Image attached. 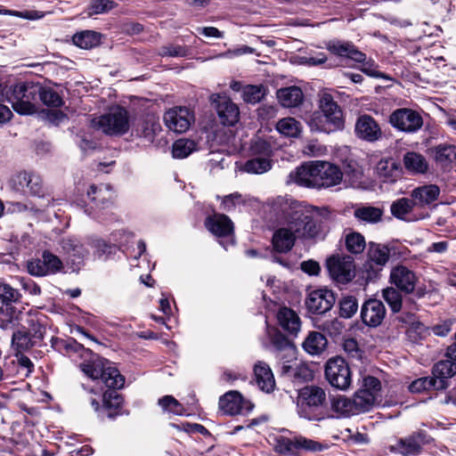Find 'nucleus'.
I'll return each instance as SVG.
<instances>
[{
    "mask_svg": "<svg viewBox=\"0 0 456 456\" xmlns=\"http://www.w3.org/2000/svg\"><path fill=\"white\" fill-rule=\"evenodd\" d=\"M274 206L298 239H312L319 234L321 225L316 210L288 198H279Z\"/></svg>",
    "mask_w": 456,
    "mask_h": 456,
    "instance_id": "obj_1",
    "label": "nucleus"
},
{
    "mask_svg": "<svg viewBox=\"0 0 456 456\" xmlns=\"http://www.w3.org/2000/svg\"><path fill=\"white\" fill-rule=\"evenodd\" d=\"M86 354L89 355V359L80 363L81 370L90 379L94 380L101 379L107 387L113 389L103 394V405L105 407H118L122 399L115 390L123 387L125 384L124 377L108 360L93 354L91 351H86Z\"/></svg>",
    "mask_w": 456,
    "mask_h": 456,
    "instance_id": "obj_2",
    "label": "nucleus"
},
{
    "mask_svg": "<svg viewBox=\"0 0 456 456\" xmlns=\"http://www.w3.org/2000/svg\"><path fill=\"white\" fill-rule=\"evenodd\" d=\"M297 412L310 421H321L329 416L325 390L318 386H305L298 391Z\"/></svg>",
    "mask_w": 456,
    "mask_h": 456,
    "instance_id": "obj_3",
    "label": "nucleus"
},
{
    "mask_svg": "<svg viewBox=\"0 0 456 456\" xmlns=\"http://www.w3.org/2000/svg\"><path fill=\"white\" fill-rule=\"evenodd\" d=\"M319 97L322 113L314 115L311 119L312 129L327 134L342 130L345 126L343 113L332 95L328 92H322Z\"/></svg>",
    "mask_w": 456,
    "mask_h": 456,
    "instance_id": "obj_4",
    "label": "nucleus"
},
{
    "mask_svg": "<svg viewBox=\"0 0 456 456\" xmlns=\"http://www.w3.org/2000/svg\"><path fill=\"white\" fill-rule=\"evenodd\" d=\"M40 84L34 82H20L7 87L5 99L12 109L20 115H31L37 111Z\"/></svg>",
    "mask_w": 456,
    "mask_h": 456,
    "instance_id": "obj_5",
    "label": "nucleus"
},
{
    "mask_svg": "<svg viewBox=\"0 0 456 456\" xmlns=\"http://www.w3.org/2000/svg\"><path fill=\"white\" fill-rule=\"evenodd\" d=\"M92 126L106 134H124L129 129L128 113L122 107H113L108 113L92 119Z\"/></svg>",
    "mask_w": 456,
    "mask_h": 456,
    "instance_id": "obj_6",
    "label": "nucleus"
},
{
    "mask_svg": "<svg viewBox=\"0 0 456 456\" xmlns=\"http://www.w3.org/2000/svg\"><path fill=\"white\" fill-rule=\"evenodd\" d=\"M325 446L301 435L292 437L279 436L275 439V452L289 456H298L302 452H322Z\"/></svg>",
    "mask_w": 456,
    "mask_h": 456,
    "instance_id": "obj_7",
    "label": "nucleus"
},
{
    "mask_svg": "<svg viewBox=\"0 0 456 456\" xmlns=\"http://www.w3.org/2000/svg\"><path fill=\"white\" fill-rule=\"evenodd\" d=\"M418 278L407 267L401 265V309H417L416 299L425 295V289L417 287Z\"/></svg>",
    "mask_w": 456,
    "mask_h": 456,
    "instance_id": "obj_8",
    "label": "nucleus"
},
{
    "mask_svg": "<svg viewBox=\"0 0 456 456\" xmlns=\"http://www.w3.org/2000/svg\"><path fill=\"white\" fill-rule=\"evenodd\" d=\"M325 378L335 388L346 390L352 383V373L348 363L342 357H334L325 364Z\"/></svg>",
    "mask_w": 456,
    "mask_h": 456,
    "instance_id": "obj_9",
    "label": "nucleus"
},
{
    "mask_svg": "<svg viewBox=\"0 0 456 456\" xmlns=\"http://www.w3.org/2000/svg\"><path fill=\"white\" fill-rule=\"evenodd\" d=\"M163 119L169 130L182 134L190 128L194 121V115L186 107H174L165 112Z\"/></svg>",
    "mask_w": 456,
    "mask_h": 456,
    "instance_id": "obj_10",
    "label": "nucleus"
},
{
    "mask_svg": "<svg viewBox=\"0 0 456 456\" xmlns=\"http://www.w3.org/2000/svg\"><path fill=\"white\" fill-rule=\"evenodd\" d=\"M327 268L333 280L347 283L354 277V265L351 256H331L327 260Z\"/></svg>",
    "mask_w": 456,
    "mask_h": 456,
    "instance_id": "obj_11",
    "label": "nucleus"
},
{
    "mask_svg": "<svg viewBox=\"0 0 456 456\" xmlns=\"http://www.w3.org/2000/svg\"><path fill=\"white\" fill-rule=\"evenodd\" d=\"M20 294L17 289L12 288L6 283H0V297L2 303L5 305V314L0 316V327L3 329L13 328L16 325L18 315L15 309L10 305V303L16 302Z\"/></svg>",
    "mask_w": 456,
    "mask_h": 456,
    "instance_id": "obj_12",
    "label": "nucleus"
},
{
    "mask_svg": "<svg viewBox=\"0 0 456 456\" xmlns=\"http://www.w3.org/2000/svg\"><path fill=\"white\" fill-rule=\"evenodd\" d=\"M316 188H329L341 183L343 173L335 165L326 161H316Z\"/></svg>",
    "mask_w": 456,
    "mask_h": 456,
    "instance_id": "obj_13",
    "label": "nucleus"
},
{
    "mask_svg": "<svg viewBox=\"0 0 456 456\" xmlns=\"http://www.w3.org/2000/svg\"><path fill=\"white\" fill-rule=\"evenodd\" d=\"M335 302L333 292L323 289L310 292L305 300V305L309 312L322 314L330 310Z\"/></svg>",
    "mask_w": 456,
    "mask_h": 456,
    "instance_id": "obj_14",
    "label": "nucleus"
},
{
    "mask_svg": "<svg viewBox=\"0 0 456 456\" xmlns=\"http://www.w3.org/2000/svg\"><path fill=\"white\" fill-rule=\"evenodd\" d=\"M253 404L244 400L237 391H230L219 399V408L227 415H237L248 412L252 410Z\"/></svg>",
    "mask_w": 456,
    "mask_h": 456,
    "instance_id": "obj_15",
    "label": "nucleus"
},
{
    "mask_svg": "<svg viewBox=\"0 0 456 456\" xmlns=\"http://www.w3.org/2000/svg\"><path fill=\"white\" fill-rule=\"evenodd\" d=\"M456 374V364L448 358L436 362L432 368L431 381L435 390H444L449 386V379Z\"/></svg>",
    "mask_w": 456,
    "mask_h": 456,
    "instance_id": "obj_16",
    "label": "nucleus"
},
{
    "mask_svg": "<svg viewBox=\"0 0 456 456\" xmlns=\"http://www.w3.org/2000/svg\"><path fill=\"white\" fill-rule=\"evenodd\" d=\"M386 316V308L383 303L378 299L367 300L361 308L362 322L372 328L379 326Z\"/></svg>",
    "mask_w": 456,
    "mask_h": 456,
    "instance_id": "obj_17",
    "label": "nucleus"
},
{
    "mask_svg": "<svg viewBox=\"0 0 456 456\" xmlns=\"http://www.w3.org/2000/svg\"><path fill=\"white\" fill-rule=\"evenodd\" d=\"M316 161L305 163L294 171L288 177V183H297L299 186L316 188Z\"/></svg>",
    "mask_w": 456,
    "mask_h": 456,
    "instance_id": "obj_18",
    "label": "nucleus"
},
{
    "mask_svg": "<svg viewBox=\"0 0 456 456\" xmlns=\"http://www.w3.org/2000/svg\"><path fill=\"white\" fill-rule=\"evenodd\" d=\"M356 135L367 142H375L381 137V129L375 119L369 115L360 116L355 123Z\"/></svg>",
    "mask_w": 456,
    "mask_h": 456,
    "instance_id": "obj_19",
    "label": "nucleus"
},
{
    "mask_svg": "<svg viewBox=\"0 0 456 456\" xmlns=\"http://www.w3.org/2000/svg\"><path fill=\"white\" fill-rule=\"evenodd\" d=\"M208 230L217 237H225L233 232V223L224 214L215 213L205 221Z\"/></svg>",
    "mask_w": 456,
    "mask_h": 456,
    "instance_id": "obj_20",
    "label": "nucleus"
},
{
    "mask_svg": "<svg viewBox=\"0 0 456 456\" xmlns=\"http://www.w3.org/2000/svg\"><path fill=\"white\" fill-rule=\"evenodd\" d=\"M59 245L74 265H79L88 255V250L75 237H64L59 241Z\"/></svg>",
    "mask_w": 456,
    "mask_h": 456,
    "instance_id": "obj_21",
    "label": "nucleus"
},
{
    "mask_svg": "<svg viewBox=\"0 0 456 456\" xmlns=\"http://www.w3.org/2000/svg\"><path fill=\"white\" fill-rule=\"evenodd\" d=\"M216 112L220 122L224 126H233L239 119V109L229 98L216 96Z\"/></svg>",
    "mask_w": 456,
    "mask_h": 456,
    "instance_id": "obj_22",
    "label": "nucleus"
},
{
    "mask_svg": "<svg viewBox=\"0 0 456 456\" xmlns=\"http://www.w3.org/2000/svg\"><path fill=\"white\" fill-rule=\"evenodd\" d=\"M254 374L258 387L264 392L270 393L275 387V380L269 365L262 361L257 362L254 367Z\"/></svg>",
    "mask_w": 456,
    "mask_h": 456,
    "instance_id": "obj_23",
    "label": "nucleus"
},
{
    "mask_svg": "<svg viewBox=\"0 0 456 456\" xmlns=\"http://www.w3.org/2000/svg\"><path fill=\"white\" fill-rule=\"evenodd\" d=\"M296 239L298 238L287 225V227L280 228L274 232L273 245L276 251L285 253L293 248Z\"/></svg>",
    "mask_w": 456,
    "mask_h": 456,
    "instance_id": "obj_24",
    "label": "nucleus"
},
{
    "mask_svg": "<svg viewBox=\"0 0 456 456\" xmlns=\"http://www.w3.org/2000/svg\"><path fill=\"white\" fill-rule=\"evenodd\" d=\"M277 319L280 326L291 335H297L300 330L301 322L297 313L288 307L279 310Z\"/></svg>",
    "mask_w": 456,
    "mask_h": 456,
    "instance_id": "obj_25",
    "label": "nucleus"
},
{
    "mask_svg": "<svg viewBox=\"0 0 456 456\" xmlns=\"http://www.w3.org/2000/svg\"><path fill=\"white\" fill-rule=\"evenodd\" d=\"M327 49L334 54L347 57L357 62H362L365 59V54L349 43L330 42Z\"/></svg>",
    "mask_w": 456,
    "mask_h": 456,
    "instance_id": "obj_26",
    "label": "nucleus"
},
{
    "mask_svg": "<svg viewBox=\"0 0 456 456\" xmlns=\"http://www.w3.org/2000/svg\"><path fill=\"white\" fill-rule=\"evenodd\" d=\"M277 98L283 107L294 108L303 102L304 94L299 87L293 86L279 89Z\"/></svg>",
    "mask_w": 456,
    "mask_h": 456,
    "instance_id": "obj_27",
    "label": "nucleus"
},
{
    "mask_svg": "<svg viewBox=\"0 0 456 456\" xmlns=\"http://www.w3.org/2000/svg\"><path fill=\"white\" fill-rule=\"evenodd\" d=\"M423 126L421 115L411 109L401 108V131L414 133Z\"/></svg>",
    "mask_w": 456,
    "mask_h": 456,
    "instance_id": "obj_28",
    "label": "nucleus"
},
{
    "mask_svg": "<svg viewBox=\"0 0 456 456\" xmlns=\"http://www.w3.org/2000/svg\"><path fill=\"white\" fill-rule=\"evenodd\" d=\"M327 338L318 331H311L305 338L302 346L311 355L321 354L327 347Z\"/></svg>",
    "mask_w": 456,
    "mask_h": 456,
    "instance_id": "obj_29",
    "label": "nucleus"
},
{
    "mask_svg": "<svg viewBox=\"0 0 456 456\" xmlns=\"http://www.w3.org/2000/svg\"><path fill=\"white\" fill-rule=\"evenodd\" d=\"M391 281L396 288L387 287L383 289L382 296L385 301L389 305L391 309L399 312V267L395 266L391 272Z\"/></svg>",
    "mask_w": 456,
    "mask_h": 456,
    "instance_id": "obj_30",
    "label": "nucleus"
},
{
    "mask_svg": "<svg viewBox=\"0 0 456 456\" xmlns=\"http://www.w3.org/2000/svg\"><path fill=\"white\" fill-rule=\"evenodd\" d=\"M405 328L406 339L411 343H418L426 330L425 326L415 320L413 314H409V321L401 318V329Z\"/></svg>",
    "mask_w": 456,
    "mask_h": 456,
    "instance_id": "obj_31",
    "label": "nucleus"
},
{
    "mask_svg": "<svg viewBox=\"0 0 456 456\" xmlns=\"http://www.w3.org/2000/svg\"><path fill=\"white\" fill-rule=\"evenodd\" d=\"M87 195L96 206L102 207L110 204L113 199V191L109 184H93L87 191Z\"/></svg>",
    "mask_w": 456,
    "mask_h": 456,
    "instance_id": "obj_32",
    "label": "nucleus"
},
{
    "mask_svg": "<svg viewBox=\"0 0 456 456\" xmlns=\"http://www.w3.org/2000/svg\"><path fill=\"white\" fill-rule=\"evenodd\" d=\"M383 210L373 206H359L354 211V216L362 224H377L381 221Z\"/></svg>",
    "mask_w": 456,
    "mask_h": 456,
    "instance_id": "obj_33",
    "label": "nucleus"
},
{
    "mask_svg": "<svg viewBox=\"0 0 456 456\" xmlns=\"http://www.w3.org/2000/svg\"><path fill=\"white\" fill-rule=\"evenodd\" d=\"M403 164L405 168L413 174H425L428 170V163L425 157L415 151L404 155Z\"/></svg>",
    "mask_w": 456,
    "mask_h": 456,
    "instance_id": "obj_34",
    "label": "nucleus"
},
{
    "mask_svg": "<svg viewBox=\"0 0 456 456\" xmlns=\"http://www.w3.org/2000/svg\"><path fill=\"white\" fill-rule=\"evenodd\" d=\"M377 173L383 182L395 183L399 175L398 165L393 159H382L377 166Z\"/></svg>",
    "mask_w": 456,
    "mask_h": 456,
    "instance_id": "obj_35",
    "label": "nucleus"
},
{
    "mask_svg": "<svg viewBox=\"0 0 456 456\" xmlns=\"http://www.w3.org/2000/svg\"><path fill=\"white\" fill-rule=\"evenodd\" d=\"M331 409L343 417H349L358 414L353 398H347L344 395H338L332 398Z\"/></svg>",
    "mask_w": 456,
    "mask_h": 456,
    "instance_id": "obj_36",
    "label": "nucleus"
},
{
    "mask_svg": "<svg viewBox=\"0 0 456 456\" xmlns=\"http://www.w3.org/2000/svg\"><path fill=\"white\" fill-rule=\"evenodd\" d=\"M434 159L442 165L456 162V146L452 144H439L431 149Z\"/></svg>",
    "mask_w": 456,
    "mask_h": 456,
    "instance_id": "obj_37",
    "label": "nucleus"
},
{
    "mask_svg": "<svg viewBox=\"0 0 456 456\" xmlns=\"http://www.w3.org/2000/svg\"><path fill=\"white\" fill-rule=\"evenodd\" d=\"M72 41L74 45L83 49H90L98 45L101 42V35L93 30H85L76 33Z\"/></svg>",
    "mask_w": 456,
    "mask_h": 456,
    "instance_id": "obj_38",
    "label": "nucleus"
},
{
    "mask_svg": "<svg viewBox=\"0 0 456 456\" xmlns=\"http://www.w3.org/2000/svg\"><path fill=\"white\" fill-rule=\"evenodd\" d=\"M353 401L359 414L370 411L377 403L378 398L364 389H358L354 395Z\"/></svg>",
    "mask_w": 456,
    "mask_h": 456,
    "instance_id": "obj_39",
    "label": "nucleus"
},
{
    "mask_svg": "<svg viewBox=\"0 0 456 456\" xmlns=\"http://www.w3.org/2000/svg\"><path fill=\"white\" fill-rule=\"evenodd\" d=\"M160 131V125L154 118H147L140 123L136 128V133L140 137L145 139L148 142H153L156 134Z\"/></svg>",
    "mask_w": 456,
    "mask_h": 456,
    "instance_id": "obj_40",
    "label": "nucleus"
},
{
    "mask_svg": "<svg viewBox=\"0 0 456 456\" xmlns=\"http://www.w3.org/2000/svg\"><path fill=\"white\" fill-rule=\"evenodd\" d=\"M440 193V189L437 185L430 184L419 187L412 191L411 196L419 201V203L429 204L435 201Z\"/></svg>",
    "mask_w": 456,
    "mask_h": 456,
    "instance_id": "obj_41",
    "label": "nucleus"
},
{
    "mask_svg": "<svg viewBox=\"0 0 456 456\" xmlns=\"http://www.w3.org/2000/svg\"><path fill=\"white\" fill-rule=\"evenodd\" d=\"M423 438L421 435L415 434L404 440L401 439V455L412 456L417 455L421 451Z\"/></svg>",
    "mask_w": 456,
    "mask_h": 456,
    "instance_id": "obj_42",
    "label": "nucleus"
},
{
    "mask_svg": "<svg viewBox=\"0 0 456 456\" xmlns=\"http://www.w3.org/2000/svg\"><path fill=\"white\" fill-rule=\"evenodd\" d=\"M276 128L279 133L288 137H297L302 131L300 122L294 118H281L278 121Z\"/></svg>",
    "mask_w": 456,
    "mask_h": 456,
    "instance_id": "obj_43",
    "label": "nucleus"
},
{
    "mask_svg": "<svg viewBox=\"0 0 456 456\" xmlns=\"http://www.w3.org/2000/svg\"><path fill=\"white\" fill-rule=\"evenodd\" d=\"M272 167L271 161L268 158L257 157L247 160L243 166V171L248 174L261 175Z\"/></svg>",
    "mask_w": 456,
    "mask_h": 456,
    "instance_id": "obj_44",
    "label": "nucleus"
},
{
    "mask_svg": "<svg viewBox=\"0 0 456 456\" xmlns=\"http://www.w3.org/2000/svg\"><path fill=\"white\" fill-rule=\"evenodd\" d=\"M196 151V142L190 139L176 140L172 148L173 157L175 159H183Z\"/></svg>",
    "mask_w": 456,
    "mask_h": 456,
    "instance_id": "obj_45",
    "label": "nucleus"
},
{
    "mask_svg": "<svg viewBox=\"0 0 456 456\" xmlns=\"http://www.w3.org/2000/svg\"><path fill=\"white\" fill-rule=\"evenodd\" d=\"M38 99L46 106L58 108L62 106L63 101L60 94L51 87H44L40 85Z\"/></svg>",
    "mask_w": 456,
    "mask_h": 456,
    "instance_id": "obj_46",
    "label": "nucleus"
},
{
    "mask_svg": "<svg viewBox=\"0 0 456 456\" xmlns=\"http://www.w3.org/2000/svg\"><path fill=\"white\" fill-rule=\"evenodd\" d=\"M281 374L291 377L295 379H307L310 375L309 369L303 364H297L294 362L293 364H289L287 362H282L281 365Z\"/></svg>",
    "mask_w": 456,
    "mask_h": 456,
    "instance_id": "obj_47",
    "label": "nucleus"
},
{
    "mask_svg": "<svg viewBox=\"0 0 456 456\" xmlns=\"http://www.w3.org/2000/svg\"><path fill=\"white\" fill-rule=\"evenodd\" d=\"M20 180L26 182L27 193L38 196L42 193V180L39 176L26 172L20 173Z\"/></svg>",
    "mask_w": 456,
    "mask_h": 456,
    "instance_id": "obj_48",
    "label": "nucleus"
},
{
    "mask_svg": "<svg viewBox=\"0 0 456 456\" xmlns=\"http://www.w3.org/2000/svg\"><path fill=\"white\" fill-rule=\"evenodd\" d=\"M12 346L20 352L28 350L37 345L33 340V338L26 333L25 330H18L13 332L12 337Z\"/></svg>",
    "mask_w": 456,
    "mask_h": 456,
    "instance_id": "obj_49",
    "label": "nucleus"
},
{
    "mask_svg": "<svg viewBox=\"0 0 456 456\" xmlns=\"http://www.w3.org/2000/svg\"><path fill=\"white\" fill-rule=\"evenodd\" d=\"M270 337L272 344L278 351H286L289 355L294 356V347L283 334L277 330H273V331L270 333Z\"/></svg>",
    "mask_w": 456,
    "mask_h": 456,
    "instance_id": "obj_50",
    "label": "nucleus"
},
{
    "mask_svg": "<svg viewBox=\"0 0 456 456\" xmlns=\"http://www.w3.org/2000/svg\"><path fill=\"white\" fill-rule=\"evenodd\" d=\"M368 255L372 262L383 265L388 260L389 251L385 246L370 243Z\"/></svg>",
    "mask_w": 456,
    "mask_h": 456,
    "instance_id": "obj_51",
    "label": "nucleus"
},
{
    "mask_svg": "<svg viewBox=\"0 0 456 456\" xmlns=\"http://www.w3.org/2000/svg\"><path fill=\"white\" fill-rule=\"evenodd\" d=\"M346 245L348 251L353 254H359L364 250L366 243L361 233L352 232L346 236Z\"/></svg>",
    "mask_w": 456,
    "mask_h": 456,
    "instance_id": "obj_52",
    "label": "nucleus"
},
{
    "mask_svg": "<svg viewBox=\"0 0 456 456\" xmlns=\"http://www.w3.org/2000/svg\"><path fill=\"white\" fill-rule=\"evenodd\" d=\"M116 6L113 0H93L87 9V16L108 12Z\"/></svg>",
    "mask_w": 456,
    "mask_h": 456,
    "instance_id": "obj_53",
    "label": "nucleus"
},
{
    "mask_svg": "<svg viewBox=\"0 0 456 456\" xmlns=\"http://www.w3.org/2000/svg\"><path fill=\"white\" fill-rule=\"evenodd\" d=\"M242 96L245 102L255 104L265 96V89L261 86L248 85L244 87Z\"/></svg>",
    "mask_w": 456,
    "mask_h": 456,
    "instance_id": "obj_54",
    "label": "nucleus"
},
{
    "mask_svg": "<svg viewBox=\"0 0 456 456\" xmlns=\"http://www.w3.org/2000/svg\"><path fill=\"white\" fill-rule=\"evenodd\" d=\"M340 316L351 318L358 310V303L354 297H343L339 302Z\"/></svg>",
    "mask_w": 456,
    "mask_h": 456,
    "instance_id": "obj_55",
    "label": "nucleus"
},
{
    "mask_svg": "<svg viewBox=\"0 0 456 456\" xmlns=\"http://www.w3.org/2000/svg\"><path fill=\"white\" fill-rule=\"evenodd\" d=\"M159 404L164 411L175 415H183L184 409L183 405L172 395H165L159 400Z\"/></svg>",
    "mask_w": 456,
    "mask_h": 456,
    "instance_id": "obj_56",
    "label": "nucleus"
},
{
    "mask_svg": "<svg viewBox=\"0 0 456 456\" xmlns=\"http://www.w3.org/2000/svg\"><path fill=\"white\" fill-rule=\"evenodd\" d=\"M42 256L45 260L48 274H53L61 270L62 262L57 256L47 250L44 251Z\"/></svg>",
    "mask_w": 456,
    "mask_h": 456,
    "instance_id": "obj_57",
    "label": "nucleus"
},
{
    "mask_svg": "<svg viewBox=\"0 0 456 456\" xmlns=\"http://www.w3.org/2000/svg\"><path fill=\"white\" fill-rule=\"evenodd\" d=\"M359 389H364L379 399L380 397L381 383L375 377L366 376L362 379V384Z\"/></svg>",
    "mask_w": 456,
    "mask_h": 456,
    "instance_id": "obj_58",
    "label": "nucleus"
},
{
    "mask_svg": "<svg viewBox=\"0 0 456 456\" xmlns=\"http://www.w3.org/2000/svg\"><path fill=\"white\" fill-rule=\"evenodd\" d=\"M28 328L26 330V333H28L31 338H33V340L36 344L40 342L45 336V328L41 325L37 320L31 318L28 320Z\"/></svg>",
    "mask_w": 456,
    "mask_h": 456,
    "instance_id": "obj_59",
    "label": "nucleus"
},
{
    "mask_svg": "<svg viewBox=\"0 0 456 456\" xmlns=\"http://www.w3.org/2000/svg\"><path fill=\"white\" fill-rule=\"evenodd\" d=\"M159 54L163 57H183L186 56L187 50L182 45L169 44L161 46L159 49Z\"/></svg>",
    "mask_w": 456,
    "mask_h": 456,
    "instance_id": "obj_60",
    "label": "nucleus"
},
{
    "mask_svg": "<svg viewBox=\"0 0 456 456\" xmlns=\"http://www.w3.org/2000/svg\"><path fill=\"white\" fill-rule=\"evenodd\" d=\"M343 348L349 358L356 360L362 359L363 352L359 347V345L354 338H346L343 343Z\"/></svg>",
    "mask_w": 456,
    "mask_h": 456,
    "instance_id": "obj_61",
    "label": "nucleus"
},
{
    "mask_svg": "<svg viewBox=\"0 0 456 456\" xmlns=\"http://www.w3.org/2000/svg\"><path fill=\"white\" fill-rule=\"evenodd\" d=\"M250 149L253 154L260 155L265 158H267L272 153L271 143L261 138L254 140L251 143Z\"/></svg>",
    "mask_w": 456,
    "mask_h": 456,
    "instance_id": "obj_62",
    "label": "nucleus"
},
{
    "mask_svg": "<svg viewBox=\"0 0 456 456\" xmlns=\"http://www.w3.org/2000/svg\"><path fill=\"white\" fill-rule=\"evenodd\" d=\"M242 195L239 192H234L226 195L222 200V208L226 212H231L235 209L238 205L244 204Z\"/></svg>",
    "mask_w": 456,
    "mask_h": 456,
    "instance_id": "obj_63",
    "label": "nucleus"
},
{
    "mask_svg": "<svg viewBox=\"0 0 456 456\" xmlns=\"http://www.w3.org/2000/svg\"><path fill=\"white\" fill-rule=\"evenodd\" d=\"M27 269L33 276L49 275L43 257L28 261L27 264Z\"/></svg>",
    "mask_w": 456,
    "mask_h": 456,
    "instance_id": "obj_64",
    "label": "nucleus"
}]
</instances>
